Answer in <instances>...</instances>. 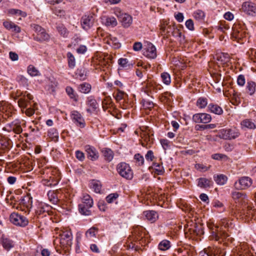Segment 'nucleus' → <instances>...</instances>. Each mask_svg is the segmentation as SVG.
Segmentation results:
<instances>
[{
	"mask_svg": "<svg viewBox=\"0 0 256 256\" xmlns=\"http://www.w3.org/2000/svg\"><path fill=\"white\" fill-rule=\"evenodd\" d=\"M220 224V226L214 224H208V227L210 230V239L220 243L225 241L232 242V238L224 230V228H226L228 224L226 220H222Z\"/></svg>",
	"mask_w": 256,
	"mask_h": 256,
	"instance_id": "1",
	"label": "nucleus"
},
{
	"mask_svg": "<svg viewBox=\"0 0 256 256\" xmlns=\"http://www.w3.org/2000/svg\"><path fill=\"white\" fill-rule=\"evenodd\" d=\"M16 97L18 98V106L22 108V112H24V109H26L24 112L28 116H30L34 113V108H26L30 100L33 98L32 96L30 94L26 93V92H22L17 91L16 93Z\"/></svg>",
	"mask_w": 256,
	"mask_h": 256,
	"instance_id": "2",
	"label": "nucleus"
},
{
	"mask_svg": "<svg viewBox=\"0 0 256 256\" xmlns=\"http://www.w3.org/2000/svg\"><path fill=\"white\" fill-rule=\"evenodd\" d=\"M31 27L33 28V30L35 32V34L33 35L34 40L42 42L48 41L50 40V36L49 34L47 33L46 30L41 26L38 24H33L31 25Z\"/></svg>",
	"mask_w": 256,
	"mask_h": 256,
	"instance_id": "3",
	"label": "nucleus"
},
{
	"mask_svg": "<svg viewBox=\"0 0 256 256\" xmlns=\"http://www.w3.org/2000/svg\"><path fill=\"white\" fill-rule=\"evenodd\" d=\"M114 13L124 27L128 28L132 24V17L128 14L122 12L119 8H114Z\"/></svg>",
	"mask_w": 256,
	"mask_h": 256,
	"instance_id": "4",
	"label": "nucleus"
},
{
	"mask_svg": "<svg viewBox=\"0 0 256 256\" xmlns=\"http://www.w3.org/2000/svg\"><path fill=\"white\" fill-rule=\"evenodd\" d=\"M116 170L120 175L127 180L133 178V172L129 164L126 162H120L117 165Z\"/></svg>",
	"mask_w": 256,
	"mask_h": 256,
	"instance_id": "5",
	"label": "nucleus"
},
{
	"mask_svg": "<svg viewBox=\"0 0 256 256\" xmlns=\"http://www.w3.org/2000/svg\"><path fill=\"white\" fill-rule=\"evenodd\" d=\"M240 216H242V218L244 217L248 221L252 220H256V209L252 208L249 202L248 204L242 207Z\"/></svg>",
	"mask_w": 256,
	"mask_h": 256,
	"instance_id": "6",
	"label": "nucleus"
},
{
	"mask_svg": "<svg viewBox=\"0 0 256 256\" xmlns=\"http://www.w3.org/2000/svg\"><path fill=\"white\" fill-rule=\"evenodd\" d=\"M60 244L63 248H68L72 244V235L70 231H62L60 234Z\"/></svg>",
	"mask_w": 256,
	"mask_h": 256,
	"instance_id": "7",
	"label": "nucleus"
},
{
	"mask_svg": "<svg viewBox=\"0 0 256 256\" xmlns=\"http://www.w3.org/2000/svg\"><path fill=\"white\" fill-rule=\"evenodd\" d=\"M95 22L96 18L94 14H85L82 17L80 20L82 28L87 31L92 28Z\"/></svg>",
	"mask_w": 256,
	"mask_h": 256,
	"instance_id": "8",
	"label": "nucleus"
},
{
	"mask_svg": "<svg viewBox=\"0 0 256 256\" xmlns=\"http://www.w3.org/2000/svg\"><path fill=\"white\" fill-rule=\"evenodd\" d=\"M10 219L14 224L22 227H24L28 224V220L25 216L16 212L12 213L10 216Z\"/></svg>",
	"mask_w": 256,
	"mask_h": 256,
	"instance_id": "9",
	"label": "nucleus"
},
{
	"mask_svg": "<svg viewBox=\"0 0 256 256\" xmlns=\"http://www.w3.org/2000/svg\"><path fill=\"white\" fill-rule=\"evenodd\" d=\"M70 117L75 125L81 128L86 126V122L82 114L77 110H72L70 112Z\"/></svg>",
	"mask_w": 256,
	"mask_h": 256,
	"instance_id": "10",
	"label": "nucleus"
},
{
	"mask_svg": "<svg viewBox=\"0 0 256 256\" xmlns=\"http://www.w3.org/2000/svg\"><path fill=\"white\" fill-rule=\"evenodd\" d=\"M252 184V179L248 176H242L239 178L238 181L235 182L234 186L238 190H246Z\"/></svg>",
	"mask_w": 256,
	"mask_h": 256,
	"instance_id": "11",
	"label": "nucleus"
},
{
	"mask_svg": "<svg viewBox=\"0 0 256 256\" xmlns=\"http://www.w3.org/2000/svg\"><path fill=\"white\" fill-rule=\"evenodd\" d=\"M32 198L30 195L28 194L24 196L20 200V210L24 211L26 213L29 214L32 207Z\"/></svg>",
	"mask_w": 256,
	"mask_h": 256,
	"instance_id": "12",
	"label": "nucleus"
},
{
	"mask_svg": "<svg viewBox=\"0 0 256 256\" xmlns=\"http://www.w3.org/2000/svg\"><path fill=\"white\" fill-rule=\"evenodd\" d=\"M232 196L236 204H240L243 206H245L248 204L249 200L248 199L246 194L238 192H233L232 193Z\"/></svg>",
	"mask_w": 256,
	"mask_h": 256,
	"instance_id": "13",
	"label": "nucleus"
},
{
	"mask_svg": "<svg viewBox=\"0 0 256 256\" xmlns=\"http://www.w3.org/2000/svg\"><path fill=\"white\" fill-rule=\"evenodd\" d=\"M144 86L146 87V91L150 93H156L162 88L161 84L156 83L152 80H148L144 82Z\"/></svg>",
	"mask_w": 256,
	"mask_h": 256,
	"instance_id": "14",
	"label": "nucleus"
},
{
	"mask_svg": "<svg viewBox=\"0 0 256 256\" xmlns=\"http://www.w3.org/2000/svg\"><path fill=\"white\" fill-rule=\"evenodd\" d=\"M145 130H142V133L141 134V136L144 140L146 143L145 144L144 142H142V145L143 146H146L147 145H149V146L152 142L153 138L152 136L153 135L152 132H150V130L148 127L144 128Z\"/></svg>",
	"mask_w": 256,
	"mask_h": 256,
	"instance_id": "15",
	"label": "nucleus"
},
{
	"mask_svg": "<svg viewBox=\"0 0 256 256\" xmlns=\"http://www.w3.org/2000/svg\"><path fill=\"white\" fill-rule=\"evenodd\" d=\"M144 55L148 58H155L156 57V47L152 43H148L144 50Z\"/></svg>",
	"mask_w": 256,
	"mask_h": 256,
	"instance_id": "16",
	"label": "nucleus"
},
{
	"mask_svg": "<svg viewBox=\"0 0 256 256\" xmlns=\"http://www.w3.org/2000/svg\"><path fill=\"white\" fill-rule=\"evenodd\" d=\"M210 114L206 113L196 114L193 116L192 120L196 123L207 124L210 122Z\"/></svg>",
	"mask_w": 256,
	"mask_h": 256,
	"instance_id": "17",
	"label": "nucleus"
},
{
	"mask_svg": "<svg viewBox=\"0 0 256 256\" xmlns=\"http://www.w3.org/2000/svg\"><path fill=\"white\" fill-rule=\"evenodd\" d=\"M8 131H12L16 134H20L22 132L21 122L19 120H15L6 126Z\"/></svg>",
	"mask_w": 256,
	"mask_h": 256,
	"instance_id": "18",
	"label": "nucleus"
},
{
	"mask_svg": "<svg viewBox=\"0 0 256 256\" xmlns=\"http://www.w3.org/2000/svg\"><path fill=\"white\" fill-rule=\"evenodd\" d=\"M242 11L249 15L256 14V4L250 2L243 3L242 7Z\"/></svg>",
	"mask_w": 256,
	"mask_h": 256,
	"instance_id": "19",
	"label": "nucleus"
},
{
	"mask_svg": "<svg viewBox=\"0 0 256 256\" xmlns=\"http://www.w3.org/2000/svg\"><path fill=\"white\" fill-rule=\"evenodd\" d=\"M85 150L88 158L92 160H96L98 159L99 156L98 152L94 147L90 145H86L85 146Z\"/></svg>",
	"mask_w": 256,
	"mask_h": 256,
	"instance_id": "20",
	"label": "nucleus"
},
{
	"mask_svg": "<svg viewBox=\"0 0 256 256\" xmlns=\"http://www.w3.org/2000/svg\"><path fill=\"white\" fill-rule=\"evenodd\" d=\"M3 25L6 30L12 32L20 33L21 32L20 28L11 21H5L3 22Z\"/></svg>",
	"mask_w": 256,
	"mask_h": 256,
	"instance_id": "21",
	"label": "nucleus"
},
{
	"mask_svg": "<svg viewBox=\"0 0 256 256\" xmlns=\"http://www.w3.org/2000/svg\"><path fill=\"white\" fill-rule=\"evenodd\" d=\"M87 105L89 107L86 111L89 113L95 112L98 108V104L96 100L92 96L88 98Z\"/></svg>",
	"mask_w": 256,
	"mask_h": 256,
	"instance_id": "22",
	"label": "nucleus"
},
{
	"mask_svg": "<svg viewBox=\"0 0 256 256\" xmlns=\"http://www.w3.org/2000/svg\"><path fill=\"white\" fill-rule=\"evenodd\" d=\"M244 36V33L241 30H239V26L234 24L232 28V38L234 40L238 41L241 40Z\"/></svg>",
	"mask_w": 256,
	"mask_h": 256,
	"instance_id": "23",
	"label": "nucleus"
},
{
	"mask_svg": "<svg viewBox=\"0 0 256 256\" xmlns=\"http://www.w3.org/2000/svg\"><path fill=\"white\" fill-rule=\"evenodd\" d=\"M143 214L146 219L151 222H155L158 218V213L154 210H146L144 212Z\"/></svg>",
	"mask_w": 256,
	"mask_h": 256,
	"instance_id": "24",
	"label": "nucleus"
},
{
	"mask_svg": "<svg viewBox=\"0 0 256 256\" xmlns=\"http://www.w3.org/2000/svg\"><path fill=\"white\" fill-rule=\"evenodd\" d=\"M208 108L210 112L216 114L220 115L223 113L222 108L216 104H210L208 106Z\"/></svg>",
	"mask_w": 256,
	"mask_h": 256,
	"instance_id": "25",
	"label": "nucleus"
},
{
	"mask_svg": "<svg viewBox=\"0 0 256 256\" xmlns=\"http://www.w3.org/2000/svg\"><path fill=\"white\" fill-rule=\"evenodd\" d=\"M59 181L58 176H49V179L42 180V184L48 186H52L56 185Z\"/></svg>",
	"mask_w": 256,
	"mask_h": 256,
	"instance_id": "26",
	"label": "nucleus"
},
{
	"mask_svg": "<svg viewBox=\"0 0 256 256\" xmlns=\"http://www.w3.org/2000/svg\"><path fill=\"white\" fill-rule=\"evenodd\" d=\"M212 254L211 255L210 254L206 252H202L200 254V256H224V252L220 248H214L212 250Z\"/></svg>",
	"mask_w": 256,
	"mask_h": 256,
	"instance_id": "27",
	"label": "nucleus"
},
{
	"mask_svg": "<svg viewBox=\"0 0 256 256\" xmlns=\"http://www.w3.org/2000/svg\"><path fill=\"white\" fill-rule=\"evenodd\" d=\"M144 228L142 226H137L134 230L136 236V238L138 240H140L144 237Z\"/></svg>",
	"mask_w": 256,
	"mask_h": 256,
	"instance_id": "28",
	"label": "nucleus"
},
{
	"mask_svg": "<svg viewBox=\"0 0 256 256\" xmlns=\"http://www.w3.org/2000/svg\"><path fill=\"white\" fill-rule=\"evenodd\" d=\"M50 209V207L48 205L40 203L38 204L36 213L38 215H40L44 213H48Z\"/></svg>",
	"mask_w": 256,
	"mask_h": 256,
	"instance_id": "29",
	"label": "nucleus"
},
{
	"mask_svg": "<svg viewBox=\"0 0 256 256\" xmlns=\"http://www.w3.org/2000/svg\"><path fill=\"white\" fill-rule=\"evenodd\" d=\"M50 10L54 14L60 18L64 17L66 15L65 10L60 6H53Z\"/></svg>",
	"mask_w": 256,
	"mask_h": 256,
	"instance_id": "30",
	"label": "nucleus"
},
{
	"mask_svg": "<svg viewBox=\"0 0 256 256\" xmlns=\"http://www.w3.org/2000/svg\"><path fill=\"white\" fill-rule=\"evenodd\" d=\"M66 91L70 98L73 100L75 102H77L78 100V95L72 87L69 86H66Z\"/></svg>",
	"mask_w": 256,
	"mask_h": 256,
	"instance_id": "31",
	"label": "nucleus"
},
{
	"mask_svg": "<svg viewBox=\"0 0 256 256\" xmlns=\"http://www.w3.org/2000/svg\"><path fill=\"white\" fill-rule=\"evenodd\" d=\"M78 88L80 92L84 94H88L90 92L92 86L88 83L83 82L79 85Z\"/></svg>",
	"mask_w": 256,
	"mask_h": 256,
	"instance_id": "32",
	"label": "nucleus"
},
{
	"mask_svg": "<svg viewBox=\"0 0 256 256\" xmlns=\"http://www.w3.org/2000/svg\"><path fill=\"white\" fill-rule=\"evenodd\" d=\"M104 20V24L106 26L114 27L118 24L116 19L113 16L105 17Z\"/></svg>",
	"mask_w": 256,
	"mask_h": 256,
	"instance_id": "33",
	"label": "nucleus"
},
{
	"mask_svg": "<svg viewBox=\"0 0 256 256\" xmlns=\"http://www.w3.org/2000/svg\"><path fill=\"white\" fill-rule=\"evenodd\" d=\"M2 243L4 248L7 250H9L14 246L13 241L7 238H2Z\"/></svg>",
	"mask_w": 256,
	"mask_h": 256,
	"instance_id": "34",
	"label": "nucleus"
},
{
	"mask_svg": "<svg viewBox=\"0 0 256 256\" xmlns=\"http://www.w3.org/2000/svg\"><path fill=\"white\" fill-rule=\"evenodd\" d=\"M114 96L117 102L124 100L127 97V94L124 92L118 89L114 93Z\"/></svg>",
	"mask_w": 256,
	"mask_h": 256,
	"instance_id": "35",
	"label": "nucleus"
},
{
	"mask_svg": "<svg viewBox=\"0 0 256 256\" xmlns=\"http://www.w3.org/2000/svg\"><path fill=\"white\" fill-rule=\"evenodd\" d=\"M198 180V186L202 188H206L210 186L211 181L208 179L200 178Z\"/></svg>",
	"mask_w": 256,
	"mask_h": 256,
	"instance_id": "36",
	"label": "nucleus"
},
{
	"mask_svg": "<svg viewBox=\"0 0 256 256\" xmlns=\"http://www.w3.org/2000/svg\"><path fill=\"white\" fill-rule=\"evenodd\" d=\"M91 207L87 206L86 204H78V210L83 215L89 216L91 214V211L90 208Z\"/></svg>",
	"mask_w": 256,
	"mask_h": 256,
	"instance_id": "37",
	"label": "nucleus"
},
{
	"mask_svg": "<svg viewBox=\"0 0 256 256\" xmlns=\"http://www.w3.org/2000/svg\"><path fill=\"white\" fill-rule=\"evenodd\" d=\"M68 63L69 68L73 69L76 66V59L74 56L70 52L67 53Z\"/></svg>",
	"mask_w": 256,
	"mask_h": 256,
	"instance_id": "38",
	"label": "nucleus"
},
{
	"mask_svg": "<svg viewBox=\"0 0 256 256\" xmlns=\"http://www.w3.org/2000/svg\"><path fill=\"white\" fill-rule=\"evenodd\" d=\"M8 14L11 15H15L16 16H21L22 17L25 18L27 16V14L25 12L21 10L14 8H10L8 10Z\"/></svg>",
	"mask_w": 256,
	"mask_h": 256,
	"instance_id": "39",
	"label": "nucleus"
},
{
	"mask_svg": "<svg viewBox=\"0 0 256 256\" xmlns=\"http://www.w3.org/2000/svg\"><path fill=\"white\" fill-rule=\"evenodd\" d=\"M104 158L108 162H110L114 158L113 152L110 148H104L102 150Z\"/></svg>",
	"mask_w": 256,
	"mask_h": 256,
	"instance_id": "40",
	"label": "nucleus"
},
{
	"mask_svg": "<svg viewBox=\"0 0 256 256\" xmlns=\"http://www.w3.org/2000/svg\"><path fill=\"white\" fill-rule=\"evenodd\" d=\"M56 30L62 36L66 38L68 36V32L63 24H58L56 26Z\"/></svg>",
	"mask_w": 256,
	"mask_h": 256,
	"instance_id": "41",
	"label": "nucleus"
},
{
	"mask_svg": "<svg viewBox=\"0 0 256 256\" xmlns=\"http://www.w3.org/2000/svg\"><path fill=\"white\" fill-rule=\"evenodd\" d=\"M80 204H86L88 207H92L93 205V200L90 196L88 194H84L82 198V202Z\"/></svg>",
	"mask_w": 256,
	"mask_h": 256,
	"instance_id": "42",
	"label": "nucleus"
},
{
	"mask_svg": "<svg viewBox=\"0 0 256 256\" xmlns=\"http://www.w3.org/2000/svg\"><path fill=\"white\" fill-rule=\"evenodd\" d=\"M256 84L254 82L250 81L248 82L246 86L247 92L250 95H252L256 91Z\"/></svg>",
	"mask_w": 256,
	"mask_h": 256,
	"instance_id": "43",
	"label": "nucleus"
},
{
	"mask_svg": "<svg viewBox=\"0 0 256 256\" xmlns=\"http://www.w3.org/2000/svg\"><path fill=\"white\" fill-rule=\"evenodd\" d=\"M27 71L28 74L32 76H36L40 75L38 70L33 65H30L28 67Z\"/></svg>",
	"mask_w": 256,
	"mask_h": 256,
	"instance_id": "44",
	"label": "nucleus"
},
{
	"mask_svg": "<svg viewBox=\"0 0 256 256\" xmlns=\"http://www.w3.org/2000/svg\"><path fill=\"white\" fill-rule=\"evenodd\" d=\"M242 128H248L250 129H254L256 128L255 124L250 120L246 119L241 122Z\"/></svg>",
	"mask_w": 256,
	"mask_h": 256,
	"instance_id": "45",
	"label": "nucleus"
},
{
	"mask_svg": "<svg viewBox=\"0 0 256 256\" xmlns=\"http://www.w3.org/2000/svg\"><path fill=\"white\" fill-rule=\"evenodd\" d=\"M170 241L164 240L160 242L158 244V248L161 250H166L170 248Z\"/></svg>",
	"mask_w": 256,
	"mask_h": 256,
	"instance_id": "46",
	"label": "nucleus"
},
{
	"mask_svg": "<svg viewBox=\"0 0 256 256\" xmlns=\"http://www.w3.org/2000/svg\"><path fill=\"white\" fill-rule=\"evenodd\" d=\"M229 140L235 139L239 136L240 132L236 128H228Z\"/></svg>",
	"mask_w": 256,
	"mask_h": 256,
	"instance_id": "47",
	"label": "nucleus"
},
{
	"mask_svg": "<svg viewBox=\"0 0 256 256\" xmlns=\"http://www.w3.org/2000/svg\"><path fill=\"white\" fill-rule=\"evenodd\" d=\"M227 180V177L224 174L218 175L216 177L214 178L216 182L219 185L224 184L226 183Z\"/></svg>",
	"mask_w": 256,
	"mask_h": 256,
	"instance_id": "48",
	"label": "nucleus"
},
{
	"mask_svg": "<svg viewBox=\"0 0 256 256\" xmlns=\"http://www.w3.org/2000/svg\"><path fill=\"white\" fill-rule=\"evenodd\" d=\"M172 30V34L174 36L179 38L182 36V32L180 31L179 30L175 28L174 27H172L170 26H168L166 28L167 32H170V31Z\"/></svg>",
	"mask_w": 256,
	"mask_h": 256,
	"instance_id": "49",
	"label": "nucleus"
},
{
	"mask_svg": "<svg viewBox=\"0 0 256 256\" xmlns=\"http://www.w3.org/2000/svg\"><path fill=\"white\" fill-rule=\"evenodd\" d=\"M208 104V100L206 98L200 97L196 101V106L200 108H204Z\"/></svg>",
	"mask_w": 256,
	"mask_h": 256,
	"instance_id": "50",
	"label": "nucleus"
},
{
	"mask_svg": "<svg viewBox=\"0 0 256 256\" xmlns=\"http://www.w3.org/2000/svg\"><path fill=\"white\" fill-rule=\"evenodd\" d=\"M232 103L234 104H238L240 102V94L235 90H233L232 96Z\"/></svg>",
	"mask_w": 256,
	"mask_h": 256,
	"instance_id": "51",
	"label": "nucleus"
},
{
	"mask_svg": "<svg viewBox=\"0 0 256 256\" xmlns=\"http://www.w3.org/2000/svg\"><path fill=\"white\" fill-rule=\"evenodd\" d=\"M152 167L158 175L162 174L164 172L163 166L160 164L154 162Z\"/></svg>",
	"mask_w": 256,
	"mask_h": 256,
	"instance_id": "52",
	"label": "nucleus"
},
{
	"mask_svg": "<svg viewBox=\"0 0 256 256\" xmlns=\"http://www.w3.org/2000/svg\"><path fill=\"white\" fill-rule=\"evenodd\" d=\"M107 43L114 48H118L120 46V44L118 42L117 38H110L108 40Z\"/></svg>",
	"mask_w": 256,
	"mask_h": 256,
	"instance_id": "53",
	"label": "nucleus"
},
{
	"mask_svg": "<svg viewBox=\"0 0 256 256\" xmlns=\"http://www.w3.org/2000/svg\"><path fill=\"white\" fill-rule=\"evenodd\" d=\"M218 136L224 140H229L230 135L228 134V129H222L220 130L218 132Z\"/></svg>",
	"mask_w": 256,
	"mask_h": 256,
	"instance_id": "54",
	"label": "nucleus"
},
{
	"mask_svg": "<svg viewBox=\"0 0 256 256\" xmlns=\"http://www.w3.org/2000/svg\"><path fill=\"white\" fill-rule=\"evenodd\" d=\"M92 188L96 193L100 192L102 186L100 182L93 180L91 182Z\"/></svg>",
	"mask_w": 256,
	"mask_h": 256,
	"instance_id": "55",
	"label": "nucleus"
},
{
	"mask_svg": "<svg viewBox=\"0 0 256 256\" xmlns=\"http://www.w3.org/2000/svg\"><path fill=\"white\" fill-rule=\"evenodd\" d=\"M161 78L164 84L169 85L171 82L170 76L168 72H163L161 74Z\"/></svg>",
	"mask_w": 256,
	"mask_h": 256,
	"instance_id": "56",
	"label": "nucleus"
},
{
	"mask_svg": "<svg viewBox=\"0 0 256 256\" xmlns=\"http://www.w3.org/2000/svg\"><path fill=\"white\" fill-rule=\"evenodd\" d=\"M118 64L122 68H128L132 64H130L128 63V60L126 58H120L118 60Z\"/></svg>",
	"mask_w": 256,
	"mask_h": 256,
	"instance_id": "57",
	"label": "nucleus"
},
{
	"mask_svg": "<svg viewBox=\"0 0 256 256\" xmlns=\"http://www.w3.org/2000/svg\"><path fill=\"white\" fill-rule=\"evenodd\" d=\"M205 14L203 11L198 10L194 13V16L196 20H202L204 18Z\"/></svg>",
	"mask_w": 256,
	"mask_h": 256,
	"instance_id": "58",
	"label": "nucleus"
},
{
	"mask_svg": "<svg viewBox=\"0 0 256 256\" xmlns=\"http://www.w3.org/2000/svg\"><path fill=\"white\" fill-rule=\"evenodd\" d=\"M134 159L138 166H142L144 163V158L140 154H136L134 156Z\"/></svg>",
	"mask_w": 256,
	"mask_h": 256,
	"instance_id": "59",
	"label": "nucleus"
},
{
	"mask_svg": "<svg viewBox=\"0 0 256 256\" xmlns=\"http://www.w3.org/2000/svg\"><path fill=\"white\" fill-rule=\"evenodd\" d=\"M97 231V228H92L86 232V236L88 238H89L94 237Z\"/></svg>",
	"mask_w": 256,
	"mask_h": 256,
	"instance_id": "60",
	"label": "nucleus"
},
{
	"mask_svg": "<svg viewBox=\"0 0 256 256\" xmlns=\"http://www.w3.org/2000/svg\"><path fill=\"white\" fill-rule=\"evenodd\" d=\"M48 136L52 140H55L58 138V132L56 129H50L48 132Z\"/></svg>",
	"mask_w": 256,
	"mask_h": 256,
	"instance_id": "61",
	"label": "nucleus"
},
{
	"mask_svg": "<svg viewBox=\"0 0 256 256\" xmlns=\"http://www.w3.org/2000/svg\"><path fill=\"white\" fill-rule=\"evenodd\" d=\"M212 157L213 159L216 160H227L228 159V158L226 155L222 154H212Z\"/></svg>",
	"mask_w": 256,
	"mask_h": 256,
	"instance_id": "62",
	"label": "nucleus"
},
{
	"mask_svg": "<svg viewBox=\"0 0 256 256\" xmlns=\"http://www.w3.org/2000/svg\"><path fill=\"white\" fill-rule=\"evenodd\" d=\"M118 196V195L116 193L110 194L106 197V200L108 202L111 203L116 200Z\"/></svg>",
	"mask_w": 256,
	"mask_h": 256,
	"instance_id": "63",
	"label": "nucleus"
},
{
	"mask_svg": "<svg viewBox=\"0 0 256 256\" xmlns=\"http://www.w3.org/2000/svg\"><path fill=\"white\" fill-rule=\"evenodd\" d=\"M236 251L234 254L235 256H249L247 250H242V248L240 250V248H238V250H236Z\"/></svg>",
	"mask_w": 256,
	"mask_h": 256,
	"instance_id": "64",
	"label": "nucleus"
}]
</instances>
